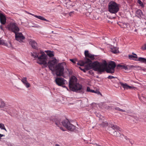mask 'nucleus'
<instances>
[{"label":"nucleus","mask_w":146,"mask_h":146,"mask_svg":"<svg viewBox=\"0 0 146 146\" xmlns=\"http://www.w3.org/2000/svg\"><path fill=\"white\" fill-rule=\"evenodd\" d=\"M0 128L2 129L5 130V131H6V129L5 128L4 124H2V123H0Z\"/></svg>","instance_id":"obj_31"},{"label":"nucleus","mask_w":146,"mask_h":146,"mask_svg":"<svg viewBox=\"0 0 146 146\" xmlns=\"http://www.w3.org/2000/svg\"><path fill=\"white\" fill-rule=\"evenodd\" d=\"M70 60L71 62H72L73 63H76V62L74 59H70Z\"/></svg>","instance_id":"obj_40"},{"label":"nucleus","mask_w":146,"mask_h":146,"mask_svg":"<svg viewBox=\"0 0 146 146\" xmlns=\"http://www.w3.org/2000/svg\"><path fill=\"white\" fill-rule=\"evenodd\" d=\"M57 63L56 59L54 58L48 62V65L51 70L55 71L56 74L57 76H61L63 74L64 65H65L64 63H59L56 65Z\"/></svg>","instance_id":"obj_1"},{"label":"nucleus","mask_w":146,"mask_h":146,"mask_svg":"<svg viewBox=\"0 0 146 146\" xmlns=\"http://www.w3.org/2000/svg\"><path fill=\"white\" fill-rule=\"evenodd\" d=\"M145 25H146V22H145Z\"/></svg>","instance_id":"obj_47"},{"label":"nucleus","mask_w":146,"mask_h":146,"mask_svg":"<svg viewBox=\"0 0 146 146\" xmlns=\"http://www.w3.org/2000/svg\"><path fill=\"white\" fill-rule=\"evenodd\" d=\"M98 117H100V115H96Z\"/></svg>","instance_id":"obj_45"},{"label":"nucleus","mask_w":146,"mask_h":146,"mask_svg":"<svg viewBox=\"0 0 146 146\" xmlns=\"http://www.w3.org/2000/svg\"><path fill=\"white\" fill-rule=\"evenodd\" d=\"M29 44L33 48L35 49H38V47L37 43L33 40L30 39L29 40Z\"/></svg>","instance_id":"obj_13"},{"label":"nucleus","mask_w":146,"mask_h":146,"mask_svg":"<svg viewBox=\"0 0 146 146\" xmlns=\"http://www.w3.org/2000/svg\"><path fill=\"white\" fill-rule=\"evenodd\" d=\"M0 22L1 24L3 25L5 24L6 23V18L5 15L0 11Z\"/></svg>","instance_id":"obj_14"},{"label":"nucleus","mask_w":146,"mask_h":146,"mask_svg":"<svg viewBox=\"0 0 146 146\" xmlns=\"http://www.w3.org/2000/svg\"><path fill=\"white\" fill-rule=\"evenodd\" d=\"M21 81L23 84L28 82L27 78L26 77H23L22 78Z\"/></svg>","instance_id":"obj_28"},{"label":"nucleus","mask_w":146,"mask_h":146,"mask_svg":"<svg viewBox=\"0 0 146 146\" xmlns=\"http://www.w3.org/2000/svg\"><path fill=\"white\" fill-rule=\"evenodd\" d=\"M92 19H99V18L96 17V16L95 17H92Z\"/></svg>","instance_id":"obj_41"},{"label":"nucleus","mask_w":146,"mask_h":146,"mask_svg":"<svg viewBox=\"0 0 146 146\" xmlns=\"http://www.w3.org/2000/svg\"><path fill=\"white\" fill-rule=\"evenodd\" d=\"M115 109L116 110H117L118 111H123V112L125 111V110H123L121 109H120L119 108V107H117L115 108Z\"/></svg>","instance_id":"obj_34"},{"label":"nucleus","mask_w":146,"mask_h":146,"mask_svg":"<svg viewBox=\"0 0 146 146\" xmlns=\"http://www.w3.org/2000/svg\"><path fill=\"white\" fill-rule=\"evenodd\" d=\"M118 25L122 28H125L127 27V25L125 23H120Z\"/></svg>","instance_id":"obj_26"},{"label":"nucleus","mask_w":146,"mask_h":146,"mask_svg":"<svg viewBox=\"0 0 146 146\" xmlns=\"http://www.w3.org/2000/svg\"><path fill=\"white\" fill-rule=\"evenodd\" d=\"M30 14L32 15L36 18H37V19H40L41 20H42L43 21H49L46 19L44 18L43 17L40 16H37L36 15H34L33 14H31L30 13Z\"/></svg>","instance_id":"obj_18"},{"label":"nucleus","mask_w":146,"mask_h":146,"mask_svg":"<svg viewBox=\"0 0 146 146\" xmlns=\"http://www.w3.org/2000/svg\"><path fill=\"white\" fill-rule=\"evenodd\" d=\"M108 65V64L106 61L102 60V62L101 63V72L104 71V69Z\"/></svg>","instance_id":"obj_15"},{"label":"nucleus","mask_w":146,"mask_h":146,"mask_svg":"<svg viewBox=\"0 0 146 146\" xmlns=\"http://www.w3.org/2000/svg\"><path fill=\"white\" fill-rule=\"evenodd\" d=\"M45 52H46L47 55L50 57H52L54 56V52L53 51L47 50Z\"/></svg>","instance_id":"obj_20"},{"label":"nucleus","mask_w":146,"mask_h":146,"mask_svg":"<svg viewBox=\"0 0 146 146\" xmlns=\"http://www.w3.org/2000/svg\"><path fill=\"white\" fill-rule=\"evenodd\" d=\"M106 108L108 109L111 110L113 109V107L111 105L108 106Z\"/></svg>","instance_id":"obj_36"},{"label":"nucleus","mask_w":146,"mask_h":146,"mask_svg":"<svg viewBox=\"0 0 146 146\" xmlns=\"http://www.w3.org/2000/svg\"><path fill=\"white\" fill-rule=\"evenodd\" d=\"M0 28L2 30H3V25H0Z\"/></svg>","instance_id":"obj_42"},{"label":"nucleus","mask_w":146,"mask_h":146,"mask_svg":"<svg viewBox=\"0 0 146 146\" xmlns=\"http://www.w3.org/2000/svg\"><path fill=\"white\" fill-rule=\"evenodd\" d=\"M77 78L74 76H72L70 80L69 87L70 89L73 91L76 92L82 88V86L77 83Z\"/></svg>","instance_id":"obj_4"},{"label":"nucleus","mask_w":146,"mask_h":146,"mask_svg":"<svg viewBox=\"0 0 146 146\" xmlns=\"http://www.w3.org/2000/svg\"><path fill=\"white\" fill-rule=\"evenodd\" d=\"M16 39L19 42H22L25 39V37L23 36L21 33L18 32L15 33Z\"/></svg>","instance_id":"obj_10"},{"label":"nucleus","mask_w":146,"mask_h":146,"mask_svg":"<svg viewBox=\"0 0 146 146\" xmlns=\"http://www.w3.org/2000/svg\"><path fill=\"white\" fill-rule=\"evenodd\" d=\"M9 31L14 33H15L19 32V29L18 27V25L15 23H10L6 26Z\"/></svg>","instance_id":"obj_7"},{"label":"nucleus","mask_w":146,"mask_h":146,"mask_svg":"<svg viewBox=\"0 0 146 146\" xmlns=\"http://www.w3.org/2000/svg\"><path fill=\"white\" fill-rule=\"evenodd\" d=\"M24 84L25 85V87L27 88H28L29 87H30L31 86L30 84L28 82H26Z\"/></svg>","instance_id":"obj_35"},{"label":"nucleus","mask_w":146,"mask_h":146,"mask_svg":"<svg viewBox=\"0 0 146 146\" xmlns=\"http://www.w3.org/2000/svg\"><path fill=\"white\" fill-rule=\"evenodd\" d=\"M86 62L88 63V66L86 68L87 69L93 68L95 70L100 72V64L99 62L97 61L93 62L89 58L87 59Z\"/></svg>","instance_id":"obj_5"},{"label":"nucleus","mask_w":146,"mask_h":146,"mask_svg":"<svg viewBox=\"0 0 146 146\" xmlns=\"http://www.w3.org/2000/svg\"><path fill=\"white\" fill-rule=\"evenodd\" d=\"M4 44V42L3 40L0 39V44Z\"/></svg>","instance_id":"obj_38"},{"label":"nucleus","mask_w":146,"mask_h":146,"mask_svg":"<svg viewBox=\"0 0 146 146\" xmlns=\"http://www.w3.org/2000/svg\"><path fill=\"white\" fill-rule=\"evenodd\" d=\"M116 78V77H114V76H109L108 77V79H111L112 78Z\"/></svg>","instance_id":"obj_37"},{"label":"nucleus","mask_w":146,"mask_h":146,"mask_svg":"<svg viewBox=\"0 0 146 146\" xmlns=\"http://www.w3.org/2000/svg\"><path fill=\"white\" fill-rule=\"evenodd\" d=\"M111 127L112 129L111 132L114 136L118 137L121 136L120 133L117 132H118L119 131H122V129L121 128L116 125H111Z\"/></svg>","instance_id":"obj_8"},{"label":"nucleus","mask_w":146,"mask_h":146,"mask_svg":"<svg viewBox=\"0 0 146 146\" xmlns=\"http://www.w3.org/2000/svg\"><path fill=\"white\" fill-rule=\"evenodd\" d=\"M132 54L134 55H129L128 56L129 58L131 60H137L136 59L137 58V55L133 53H132Z\"/></svg>","instance_id":"obj_17"},{"label":"nucleus","mask_w":146,"mask_h":146,"mask_svg":"<svg viewBox=\"0 0 146 146\" xmlns=\"http://www.w3.org/2000/svg\"><path fill=\"white\" fill-rule=\"evenodd\" d=\"M55 81L57 85L61 86L67 83V81L62 78H57L56 79Z\"/></svg>","instance_id":"obj_9"},{"label":"nucleus","mask_w":146,"mask_h":146,"mask_svg":"<svg viewBox=\"0 0 146 146\" xmlns=\"http://www.w3.org/2000/svg\"><path fill=\"white\" fill-rule=\"evenodd\" d=\"M135 15L139 18L141 17L142 15V13L141 10H137L135 11Z\"/></svg>","instance_id":"obj_19"},{"label":"nucleus","mask_w":146,"mask_h":146,"mask_svg":"<svg viewBox=\"0 0 146 146\" xmlns=\"http://www.w3.org/2000/svg\"><path fill=\"white\" fill-rule=\"evenodd\" d=\"M4 136V135H2V134H0V139H1V137H3V136Z\"/></svg>","instance_id":"obj_44"},{"label":"nucleus","mask_w":146,"mask_h":146,"mask_svg":"<svg viewBox=\"0 0 146 146\" xmlns=\"http://www.w3.org/2000/svg\"><path fill=\"white\" fill-rule=\"evenodd\" d=\"M68 14H69V15L70 16H72V15L73 14H74V12H70V13H69Z\"/></svg>","instance_id":"obj_39"},{"label":"nucleus","mask_w":146,"mask_h":146,"mask_svg":"<svg viewBox=\"0 0 146 146\" xmlns=\"http://www.w3.org/2000/svg\"><path fill=\"white\" fill-rule=\"evenodd\" d=\"M108 10L111 13L115 14L119 10Z\"/></svg>","instance_id":"obj_27"},{"label":"nucleus","mask_w":146,"mask_h":146,"mask_svg":"<svg viewBox=\"0 0 146 146\" xmlns=\"http://www.w3.org/2000/svg\"><path fill=\"white\" fill-rule=\"evenodd\" d=\"M121 85L124 89H131L133 88L132 86H129L126 83L124 84L122 82H120Z\"/></svg>","instance_id":"obj_16"},{"label":"nucleus","mask_w":146,"mask_h":146,"mask_svg":"<svg viewBox=\"0 0 146 146\" xmlns=\"http://www.w3.org/2000/svg\"><path fill=\"white\" fill-rule=\"evenodd\" d=\"M87 91L92 93H96V92L90 89V87H88L87 88Z\"/></svg>","instance_id":"obj_29"},{"label":"nucleus","mask_w":146,"mask_h":146,"mask_svg":"<svg viewBox=\"0 0 146 146\" xmlns=\"http://www.w3.org/2000/svg\"><path fill=\"white\" fill-rule=\"evenodd\" d=\"M55 124L58 127H60L63 125L67 129L71 131H73L75 129V126L71 124L68 119H66L61 121L60 119L56 118L54 120Z\"/></svg>","instance_id":"obj_3"},{"label":"nucleus","mask_w":146,"mask_h":146,"mask_svg":"<svg viewBox=\"0 0 146 146\" xmlns=\"http://www.w3.org/2000/svg\"><path fill=\"white\" fill-rule=\"evenodd\" d=\"M111 51L114 53H116L119 52L118 49L116 47H113L111 48Z\"/></svg>","instance_id":"obj_23"},{"label":"nucleus","mask_w":146,"mask_h":146,"mask_svg":"<svg viewBox=\"0 0 146 146\" xmlns=\"http://www.w3.org/2000/svg\"><path fill=\"white\" fill-rule=\"evenodd\" d=\"M108 125V123L106 121H104L101 119V126L103 127H107Z\"/></svg>","instance_id":"obj_21"},{"label":"nucleus","mask_w":146,"mask_h":146,"mask_svg":"<svg viewBox=\"0 0 146 146\" xmlns=\"http://www.w3.org/2000/svg\"><path fill=\"white\" fill-rule=\"evenodd\" d=\"M117 66L118 67H121L122 68L124 69L125 70H127L128 69V68L127 67V66L125 65H121L120 64H118Z\"/></svg>","instance_id":"obj_30"},{"label":"nucleus","mask_w":146,"mask_h":146,"mask_svg":"<svg viewBox=\"0 0 146 146\" xmlns=\"http://www.w3.org/2000/svg\"><path fill=\"white\" fill-rule=\"evenodd\" d=\"M137 60L141 62L146 64V59L144 58L140 57Z\"/></svg>","instance_id":"obj_25"},{"label":"nucleus","mask_w":146,"mask_h":146,"mask_svg":"<svg viewBox=\"0 0 146 146\" xmlns=\"http://www.w3.org/2000/svg\"><path fill=\"white\" fill-rule=\"evenodd\" d=\"M141 49L143 50H146V43L144 44L142 46Z\"/></svg>","instance_id":"obj_33"},{"label":"nucleus","mask_w":146,"mask_h":146,"mask_svg":"<svg viewBox=\"0 0 146 146\" xmlns=\"http://www.w3.org/2000/svg\"><path fill=\"white\" fill-rule=\"evenodd\" d=\"M115 63L111 61L109 62L107 66L103 70L106 71L107 73L112 74L115 72Z\"/></svg>","instance_id":"obj_6"},{"label":"nucleus","mask_w":146,"mask_h":146,"mask_svg":"<svg viewBox=\"0 0 146 146\" xmlns=\"http://www.w3.org/2000/svg\"><path fill=\"white\" fill-rule=\"evenodd\" d=\"M137 3L140 5V6L143 8L144 7V5L142 2L140 0H138Z\"/></svg>","instance_id":"obj_32"},{"label":"nucleus","mask_w":146,"mask_h":146,"mask_svg":"<svg viewBox=\"0 0 146 146\" xmlns=\"http://www.w3.org/2000/svg\"><path fill=\"white\" fill-rule=\"evenodd\" d=\"M5 106V103L0 98V108H3Z\"/></svg>","instance_id":"obj_24"},{"label":"nucleus","mask_w":146,"mask_h":146,"mask_svg":"<svg viewBox=\"0 0 146 146\" xmlns=\"http://www.w3.org/2000/svg\"><path fill=\"white\" fill-rule=\"evenodd\" d=\"M86 60L85 62L82 61H80L78 62L77 63V64L81 66H85L86 64H88V63H86Z\"/></svg>","instance_id":"obj_22"},{"label":"nucleus","mask_w":146,"mask_h":146,"mask_svg":"<svg viewBox=\"0 0 146 146\" xmlns=\"http://www.w3.org/2000/svg\"><path fill=\"white\" fill-rule=\"evenodd\" d=\"M84 55L86 57V60L88 58H90V60L92 61L93 60L95 59V57L96 56V55H94L89 52L88 50H85L84 52Z\"/></svg>","instance_id":"obj_12"},{"label":"nucleus","mask_w":146,"mask_h":146,"mask_svg":"<svg viewBox=\"0 0 146 146\" xmlns=\"http://www.w3.org/2000/svg\"><path fill=\"white\" fill-rule=\"evenodd\" d=\"M31 55L35 58H37V62L40 64L46 65L47 55L42 51L31 53Z\"/></svg>","instance_id":"obj_2"},{"label":"nucleus","mask_w":146,"mask_h":146,"mask_svg":"<svg viewBox=\"0 0 146 146\" xmlns=\"http://www.w3.org/2000/svg\"><path fill=\"white\" fill-rule=\"evenodd\" d=\"M55 146H60L59 145H58V144H55Z\"/></svg>","instance_id":"obj_46"},{"label":"nucleus","mask_w":146,"mask_h":146,"mask_svg":"<svg viewBox=\"0 0 146 146\" xmlns=\"http://www.w3.org/2000/svg\"><path fill=\"white\" fill-rule=\"evenodd\" d=\"M119 5L115 2L111 1L108 4V9H119Z\"/></svg>","instance_id":"obj_11"},{"label":"nucleus","mask_w":146,"mask_h":146,"mask_svg":"<svg viewBox=\"0 0 146 146\" xmlns=\"http://www.w3.org/2000/svg\"><path fill=\"white\" fill-rule=\"evenodd\" d=\"M80 68L84 72H85V69H82L81 67H80Z\"/></svg>","instance_id":"obj_43"}]
</instances>
